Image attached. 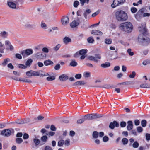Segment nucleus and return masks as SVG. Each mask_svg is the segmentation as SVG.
<instances>
[{
  "label": "nucleus",
  "instance_id": "44",
  "mask_svg": "<svg viewBox=\"0 0 150 150\" xmlns=\"http://www.w3.org/2000/svg\"><path fill=\"white\" fill-rule=\"evenodd\" d=\"M122 142L123 144L124 145H125L127 144L128 142V140L127 138H123L122 139Z\"/></svg>",
  "mask_w": 150,
  "mask_h": 150
},
{
  "label": "nucleus",
  "instance_id": "27",
  "mask_svg": "<svg viewBox=\"0 0 150 150\" xmlns=\"http://www.w3.org/2000/svg\"><path fill=\"white\" fill-rule=\"evenodd\" d=\"M110 64L109 62H106L105 63L102 64H101V66L103 68L108 67L110 66Z\"/></svg>",
  "mask_w": 150,
  "mask_h": 150
},
{
  "label": "nucleus",
  "instance_id": "57",
  "mask_svg": "<svg viewBox=\"0 0 150 150\" xmlns=\"http://www.w3.org/2000/svg\"><path fill=\"white\" fill-rule=\"evenodd\" d=\"M18 67L20 68L25 69L27 68V66L23 64H19V66H18Z\"/></svg>",
  "mask_w": 150,
  "mask_h": 150
},
{
  "label": "nucleus",
  "instance_id": "45",
  "mask_svg": "<svg viewBox=\"0 0 150 150\" xmlns=\"http://www.w3.org/2000/svg\"><path fill=\"white\" fill-rule=\"evenodd\" d=\"M139 146V144L137 141L134 142L132 144V146L134 148H137Z\"/></svg>",
  "mask_w": 150,
  "mask_h": 150
},
{
  "label": "nucleus",
  "instance_id": "49",
  "mask_svg": "<svg viewBox=\"0 0 150 150\" xmlns=\"http://www.w3.org/2000/svg\"><path fill=\"white\" fill-rule=\"evenodd\" d=\"M85 121L84 117L79 119L77 120V123L78 124H81L83 122Z\"/></svg>",
  "mask_w": 150,
  "mask_h": 150
},
{
  "label": "nucleus",
  "instance_id": "7",
  "mask_svg": "<svg viewBox=\"0 0 150 150\" xmlns=\"http://www.w3.org/2000/svg\"><path fill=\"white\" fill-rule=\"evenodd\" d=\"M144 8H142L139 10L137 13L135 15V17L137 20L139 21L141 18L143 17L142 14L144 12Z\"/></svg>",
  "mask_w": 150,
  "mask_h": 150
},
{
  "label": "nucleus",
  "instance_id": "18",
  "mask_svg": "<svg viewBox=\"0 0 150 150\" xmlns=\"http://www.w3.org/2000/svg\"><path fill=\"white\" fill-rule=\"evenodd\" d=\"M63 42L65 44L67 45L69 42H71V40L70 38L67 37H65L63 39Z\"/></svg>",
  "mask_w": 150,
  "mask_h": 150
},
{
  "label": "nucleus",
  "instance_id": "56",
  "mask_svg": "<svg viewBox=\"0 0 150 150\" xmlns=\"http://www.w3.org/2000/svg\"><path fill=\"white\" fill-rule=\"evenodd\" d=\"M126 125V123L124 121H122L120 122V126L121 127H124Z\"/></svg>",
  "mask_w": 150,
  "mask_h": 150
},
{
  "label": "nucleus",
  "instance_id": "52",
  "mask_svg": "<svg viewBox=\"0 0 150 150\" xmlns=\"http://www.w3.org/2000/svg\"><path fill=\"white\" fill-rule=\"evenodd\" d=\"M131 51H132V50H131V49L130 48L128 49L127 50V52L129 54V55H130V56H132L134 54V52H132Z\"/></svg>",
  "mask_w": 150,
  "mask_h": 150
},
{
  "label": "nucleus",
  "instance_id": "60",
  "mask_svg": "<svg viewBox=\"0 0 150 150\" xmlns=\"http://www.w3.org/2000/svg\"><path fill=\"white\" fill-rule=\"evenodd\" d=\"M146 139L147 141L150 140V134L149 133H146Z\"/></svg>",
  "mask_w": 150,
  "mask_h": 150
},
{
  "label": "nucleus",
  "instance_id": "64",
  "mask_svg": "<svg viewBox=\"0 0 150 150\" xmlns=\"http://www.w3.org/2000/svg\"><path fill=\"white\" fill-rule=\"evenodd\" d=\"M50 129L52 131H55L56 130V128L54 125H52L50 127Z\"/></svg>",
  "mask_w": 150,
  "mask_h": 150
},
{
  "label": "nucleus",
  "instance_id": "42",
  "mask_svg": "<svg viewBox=\"0 0 150 150\" xmlns=\"http://www.w3.org/2000/svg\"><path fill=\"white\" fill-rule=\"evenodd\" d=\"M55 79L54 76H50L47 78V80L48 81H52L54 80Z\"/></svg>",
  "mask_w": 150,
  "mask_h": 150
},
{
  "label": "nucleus",
  "instance_id": "11",
  "mask_svg": "<svg viewBox=\"0 0 150 150\" xmlns=\"http://www.w3.org/2000/svg\"><path fill=\"white\" fill-rule=\"evenodd\" d=\"M69 19L68 17L64 16L62 19V22L64 25H66L69 23Z\"/></svg>",
  "mask_w": 150,
  "mask_h": 150
},
{
  "label": "nucleus",
  "instance_id": "3",
  "mask_svg": "<svg viewBox=\"0 0 150 150\" xmlns=\"http://www.w3.org/2000/svg\"><path fill=\"white\" fill-rule=\"evenodd\" d=\"M117 19L119 21H124L127 19V16L124 11L120 10L117 11L115 13Z\"/></svg>",
  "mask_w": 150,
  "mask_h": 150
},
{
  "label": "nucleus",
  "instance_id": "6",
  "mask_svg": "<svg viewBox=\"0 0 150 150\" xmlns=\"http://www.w3.org/2000/svg\"><path fill=\"white\" fill-rule=\"evenodd\" d=\"M11 132L10 130L8 129H5L1 132L0 134L4 137H8L11 135Z\"/></svg>",
  "mask_w": 150,
  "mask_h": 150
},
{
  "label": "nucleus",
  "instance_id": "62",
  "mask_svg": "<svg viewBox=\"0 0 150 150\" xmlns=\"http://www.w3.org/2000/svg\"><path fill=\"white\" fill-rule=\"evenodd\" d=\"M60 67L61 66L60 64H57L54 67V69L56 70H58L60 69Z\"/></svg>",
  "mask_w": 150,
  "mask_h": 150
},
{
  "label": "nucleus",
  "instance_id": "46",
  "mask_svg": "<svg viewBox=\"0 0 150 150\" xmlns=\"http://www.w3.org/2000/svg\"><path fill=\"white\" fill-rule=\"evenodd\" d=\"M80 3L81 6H83L84 5V3H86L88 4L89 3V0H80Z\"/></svg>",
  "mask_w": 150,
  "mask_h": 150
},
{
  "label": "nucleus",
  "instance_id": "13",
  "mask_svg": "<svg viewBox=\"0 0 150 150\" xmlns=\"http://www.w3.org/2000/svg\"><path fill=\"white\" fill-rule=\"evenodd\" d=\"M41 145L45 144L47 142L48 140V137L46 135H44L41 137Z\"/></svg>",
  "mask_w": 150,
  "mask_h": 150
},
{
  "label": "nucleus",
  "instance_id": "16",
  "mask_svg": "<svg viewBox=\"0 0 150 150\" xmlns=\"http://www.w3.org/2000/svg\"><path fill=\"white\" fill-rule=\"evenodd\" d=\"M91 33L96 35H101L103 33L100 31L96 30H93L91 31Z\"/></svg>",
  "mask_w": 150,
  "mask_h": 150
},
{
  "label": "nucleus",
  "instance_id": "63",
  "mask_svg": "<svg viewBox=\"0 0 150 150\" xmlns=\"http://www.w3.org/2000/svg\"><path fill=\"white\" fill-rule=\"evenodd\" d=\"M103 140L104 142H107L108 141L109 138L107 136H105L103 137Z\"/></svg>",
  "mask_w": 150,
  "mask_h": 150
},
{
  "label": "nucleus",
  "instance_id": "33",
  "mask_svg": "<svg viewBox=\"0 0 150 150\" xmlns=\"http://www.w3.org/2000/svg\"><path fill=\"white\" fill-rule=\"evenodd\" d=\"M33 62V60L31 59H28L25 63L26 66H30Z\"/></svg>",
  "mask_w": 150,
  "mask_h": 150
},
{
  "label": "nucleus",
  "instance_id": "22",
  "mask_svg": "<svg viewBox=\"0 0 150 150\" xmlns=\"http://www.w3.org/2000/svg\"><path fill=\"white\" fill-rule=\"evenodd\" d=\"M8 35V33L5 31L1 32L0 33V36L3 38H6Z\"/></svg>",
  "mask_w": 150,
  "mask_h": 150
},
{
  "label": "nucleus",
  "instance_id": "20",
  "mask_svg": "<svg viewBox=\"0 0 150 150\" xmlns=\"http://www.w3.org/2000/svg\"><path fill=\"white\" fill-rule=\"evenodd\" d=\"M86 83H85L84 81H77L73 84L74 86H77V85H84Z\"/></svg>",
  "mask_w": 150,
  "mask_h": 150
},
{
  "label": "nucleus",
  "instance_id": "4",
  "mask_svg": "<svg viewBox=\"0 0 150 150\" xmlns=\"http://www.w3.org/2000/svg\"><path fill=\"white\" fill-rule=\"evenodd\" d=\"M20 53L23 56V58H25L27 56L32 54L33 53V50L31 49H28L21 51Z\"/></svg>",
  "mask_w": 150,
  "mask_h": 150
},
{
  "label": "nucleus",
  "instance_id": "28",
  "mask_svg": "<svg viewBox=\"0 0 150 150\" xmlns=\"http://www.w3.org/2000/svg\"><path fill=\"white\" fill-rule=\"evenodd\" d=\"M134 83L135 82L133 81H127L122 83L120 84L123 85H133Z\"/></svg>",
  "mask_w": 150,
  "mask_h": 150
},
{
  "label": "nucleus",
  "instance_id": "31",
  "mask_svg": "<svg viewBox=\"0 0 150 150\" xmlns=\"http://www.w3.org/2000/svg\"><path fill=\"white\" fill-rule=\"evenodd\" d=\"M4 44H2L1 42H0V52L3 53L4 52Z\"/></svg>",
  "mask_w": 150,
  "mask_h": 150
},
{
  "label": "nucleus",
  "instance_id": "10",
  "mask_svg": "<svg viewBox=\"0 0 150 150\" xmlns=\"http://www.w3.org/2000/svg\"><path fill=\"white\" fill-rule=\"evenodd\" d=\"M45 54H43L41 52H38L34 55V56L37 58L39 59H43L45 57Z\"/></svg>",
  "mask_w": 150,
  "mask_h": 150
},
{
  "label": "nucleus",
  "instance_id": "35",
  "mask_svg": "<svg viewBox=\"0 0 150 150\" xmlns=\"http://www.w3.org/2000/svg\"><path fill=\"white\" fill-rule=\"evenodd\" d=\"M87 50L85 49H82L79 52L80 55H86L87 53Z\"/></svg>",
  "mask_w": 150,
  "mask_h": 150
},
{
  "label": "nucleus",
  "instance_id": "53",
  "mask_svg": "<svg viewBox=\"0 0 150 150\" xmlns=\"http://www.w3.org/2000/svg\"><path fill=\"white\" fill-rule=\"evenodd\" d=\"M29 138L28 134L26 133H24L23 134V138L24 139L26 140L28 139Z\"/></svg>",
  "mask_w": 150,
  "mask_h": 150
},
{
  "label": "nucleus",
  "instance_id": "50",
  "mask_svg": "<svg viewBox=\"0 0 150 150\" xmlns=\"http://www.w3.org/2000/svg\"><path fill=\"white\" fill-rule=\"evenodd\" d=\"M137 132L139 133H141L143 130V128L141 126L137 127Z\"/></svg>",
  "mask_w": 150,
  "mask_h": 150
},
{
  "label": "nucleus",
  "instance_id": "23",
  "mask_svg": "<svg viewBox=\"0 0 150 150\" xmlns=\"http://www.w3.org/2000/svg\"><path fill=\"white\" fill-rule=\"evenodd\" d=\"M10 61V59L7 58L4 59L3 62L2 63L1 65L3 67L5 66L7 64L8 62Z\"/></svg>",
  "mask_w": 150,
  "mask_h": 150
},
{
  "label": "nucleus",
  "instance_id": "38",
  "mask_svg": "<svg viewBox=\"0 0 150 150\" xmlns=\"http://www.w3.org/2000/svg\"><path fill=\"white\" fill-rule=\"evenodd\" d=\"M88 59L90 60L94 61L96 62H98V60L95 59V57L93 56H90L89 57Z\"/></svg>",
  "mask_w": 150,
  "mask_h": 150
},
{
  "label": "nucleus",
  "instance_id": "1",
  "mask_svg": "<svg viewBox=\"0 0 150 150\" xmlns=\"http://www.w3.org/2000/svg\"><path fill=\"white\" fill-rule=\"evenodd\" d=\"M139 31L142 32L139 35L138 41L139 44L143 46H146L150 43V36L148 37V30L146 29V25L143 23L141 26L138 27Z\"/></svg>",
  "mask_w": 150,
  "mask_h": 150
},
{
  "label": "nucleus",
  "instance_id": "15",
  "mask_svg": "<svg viewBox=\"0 0 150 150\" xmlns=\"http://www.w3.org/2000/svg\"><path fill=\"white\" fill-rule=\"evenodd\" d=\"M33 141L35 146H38L39 144H40L41 145V143L40 140L36 137H35V138L33 139Z\"/></svg>",
  "mask_w": 150,
  "mask_h": 150
},
{
  "label": "nucleus",
  "instance_id": "43",
  "mask_svg": "<svg viewBox=\"0 0 150 150\" xmlns=\"http://www.w3.org/2000/svg\"><path fill=\"white\" fill-rule=\"evenodd\" d=\"M112 40L111 39L106 38L105 41V43L107 44H110L111 43Z\"/></svg>",
  "mask_w": 150,
  "mask_h": 150
},
{
  "label": "nucleus",
  "instance_id": "39",
  "mask_svg": "<svg viewBox=\"0 0 150 150\" xmlns=\"http://www.w3.org/2000/svg\"><path fill=\"white\" fill-rule=\"evenodd\" d=\"M147 124V121L145 120H143L141 122V124L142 127H145L146 126Z\"/></svg>",
  "mask_w": 150,
  "mask_h": 150
},
{
  "label": "nucleus",
  "instance_id": "8",
  "mask_svg": "<svg viewBox=\"0 0 150 150\" xmlns=\"http://www.w3.org/2000/svg\"><path fill=\"white\" fill-rule=\"evenodd\" d=\"M119 126V123L116 121H114L113 122L110 123L109 125V127L112 129H113L115 127H118Z\"/></svg>",
  "mask_w": 150,
  "mask_h": 150
},
{
  "label": "nucleus",
  "instance_id": "24",
  "mask_svg": "<svg viewBox=\"0 0 150 150\" xmlns=\"http://www.w3.org/2000/svg\"><path fill=\"white\" fill-rule=\"evenodd\" d=\"M25 28L29 29L34 28L35 27V25L27 23L25 25Z\"/></svg>",
  "mask_w": 150,
  "mask_h": 150
},
{
  "label": "nucleus",
  "instance_id": "41",
  "mask_svg": "<svg viewBox=\"0 0 150 150\" xmlns=\"http://www.w3.org/2000/svg\"><path fill=\"white\" fill-rule=\"evenodd\" d=\"M87 40L89 43H93L94 41V40L92 37H88L87 38Z\"/></svg>",
  "mask_w": 150,
  "mask_h": 150
},
{
  "label": "nucleus",
  "instance_id": "19",
  "mask_svg": "<svg viewBox=\"0 0 150 150\" xmlns=\"http://www.w3.org/2000/svg\"><path fill=\"white\" fill-rule=\"evenodd\" d=\"M92 115L91 116V120L96 119L98 118H100L102 116L101 115L97 114H91Z\"/></svg>",
  "mask_w": 150,
  "mask_h": 150
},
{
  "label": "nucleus",
  "instance_id": "29",
  "mask_svg": "<svg viewBox=\"0 0 150 150\" xmlns=\"http://www.w3.org/2000/svg\"><path fill=\"white\" fill-rule=\"evenodd\" d=\"M15 142L17 144H20L23 142V139L20 138H17L15 139Z\"/></svg>",
  "mask_w": 150,
  "mask_h": 150
},
{
  "label": "nucleus",
  "instance_id": "36",
  "mask_svg": "<svg viewBox=\"0 0 150 150\" xmlns=\"http://www.w3.org/2000/svg\"><path fill=\"white\" fill-rule=\"evenodd\" d=\"M91 12V11L90 9H87L86 11H85L84 13V16L85 18H87V14H89Z\"/></svg>",
  "mask_w": 150,
  "mask_h": 150
},
{
  "label": "nucleus",
  "instance_id": "12",
  "mask_svg": "<svg viewBox=\"0 0 150 150\" xmlns=\"http://www.w3.org/2000/svg\"><path fill=\"white\" fill-rule=\"evenodd\" d=\"M59 79L61 81H66L68 79V76L65 74H62L59 77Z\"/></svg>",
  "mask_w": 150,
  "mask_h": 150
},
{
  "label": "nucleus",
  "instance_id": "30",
  "mask_svg": "<svg viewBox=\"0 0 150 150\" xmlns=\"http://www.w3.org/2000/svg\"><path fill=\"white\" fill-rule=\"evenodd\" d=\"M92 115L91 114L85 115L84 117L85 120H91V116Z\"/></svg>",
  "mask_w": 150,
  "mask_h": 150
},
{
  "label": "nucleus",
  "instance_id": "34",
  "mask_svg": "<svg viewBox=\"0 0 150 150\" xmlns=\"http://www.w3.org/2000/svg\"><path fill=\"white\" fill-rule=\"evenodd\" d=\"M70 66L72 67H75L77 65V63L75 61V60H71V62H70Z\"/></svg>",
  "mask_w": 150,
  "mask_h": 150
},
{
  "label": "nucleus",
  "instance_id": "55",
  "mask_svg": "<svg viewBox=\"0 0 150 150\" xmlns=\"http://www.w3.org/2000/svg\"><path fill=\"white\" fill-rule=\"evenodd\" d=\"M44 150H53V149L50 146L48 145L44 147Z\"/></svg>",
  "mask_w": 150,
  "mask_h": 150
},
{
  "label": "nucleus",
  "instance_id": "54",
  "mask_svg": "<svg viewBox=\"0 0 150 150\" xmlns=\"http://www.w3.org/2000/svg\"><path fill=\"white\" fill-rule=\"evenodd\" d=\"M61 47L60 44H57L55 47L53 48V49L55 51H57Z\"/></svg>",
  "mask_w": 150,
  "mask_h": 150
},
{
  "label": "nucleus",
  "instance_id": "47",
  "mask_svg": "<svg viewBox=\"0 0 150 150\" xmlns=\"http://www.w3.org/2000/svg\"><path fill=\"white\" fill-rule=\"evenodd\" d=\"M83 75L85 78H88L90 76V73L89 72H85L83 74Z\"/></svg>",
  "mask_w": 150,
  "mask_h": 150
},
{
  "label": "nucleus",
  "instance_id": "25",
  "mask_svg": "<svg viewBox=\"0 0 150 150\" xmlns=\"http://www.w3.org/2000/svg\"><path fill=\"white\" fill-rule=\"evenodd\" d=\"M44 63L45 66H47L49 65H53V62L50 60L45 61Z\"/></svg>",
  "mask_w": 150,
  "mask_h": 150
},
{
  "label": "nucleus",
  "instance_id": "9",
  "mask_svg": "<svg viewBox=\"0 0 150 150\" xmlns=\"http://www.w3.org/2000/svg\"><path fill=\"white\" fill-rule=\"evenodd\" d=\"M8 6L12 9H16V4L15 1L13 2L11 1H8L7 2Z\"/></svg>",
  "mask_w": 150,
  "mask_h": 150
},
{
  "label": "nucleus",
  "instance_id": "37",
  "mask_svg": "<svg viewBox=\"0 0 150 150\" xmlns=\"http://www.w3.org/2000/svg\"><path fill=\"white\" fill-rule=\"evenodd\" d=\"M64 143V140L62 139L59 141L58 142V146H62Z\"/></svg>",
  "mask_w": 150,
  "mask_h": 150
},
{
  "label": "nucleus",
  "instance_id": "21",
  "mask_svg": "<svg viewBox=\"0 0 150 150\" xmlns=\"http://www.w3.org/2000/svg\"><path fill=\"white\" fill-rule=\"evenodd\" d=\"M78 25L79 23L75 20L73 21L70 24V25L72 28L75 27Z\"/></svg>",
  "mask_w": 150,
  "mask_h": 150
},
{
  "label": "nucleus",
  "instance_id": "32",
  "mask_svg": "<svg viewBox=\"0 0 150 150\" xmlns=\"http://www.w3.org/2000/svg\"><path fill=\"white\" fill-rule=\"evenodd\" d=\"M99 135V133L97 131H94L93 133L92 136L94 138H97Z\"/></svg>",
  "mask_w": 150,
  "mask_h": 150
},
{
  "label": "nucleus",
  "instance_id": "58",
  "mask_svg": "<svg viewBox=\"0 0 150 150\" xmlns=\"http://www.w3.org/2000/svg\"><path fill=\"white\" fill-rule=\"evenodd\" d=\"M131 11L132 13H134L137 11V9L136 8L133 7L131 8Z\"/></svg>",
  "mask_w": 150,
  "mask_h": 150
},
{
  "label": "nucleus",
  "instance_id": "2",
  "mask_svg": "<svg viewBox=\"0 0 150 150\" xmlns=\"http://www.w3.org/2000/svg\"><path fill=\"white\" fill-rule=\"evenodd\" d=\"M120 27L122 30L128 33H131L133 29L132 24L129 22L121 24Z\"/></svg>",
  "mask_w": 150,
  "mask_h": 150
},
{
  "label": "nucleus",
  "instance_id": "17",
  "mask_svg": "<svg viewBox=\"0 0 150 150\" xmlns=\"http://www.w3.org/2000/svg\"><path fill=\"white\" fill-rule=\"evenodd\" d=\"M11 124L15 125L16 123L18 124H24L23 119H19L16 120L15 122H11Z\"/></svg>",
  "mask_w": 150,
  "mask_h": 150
},
{
  "label": "nucleus",
  "instance_id": "26",
  "mask_svg": "<svg viewBox=\"0 0 150 150\" xmlns=\"http://www.w3.org/2000/svg\"><path fill=\"white\" fill-rule=\"evenodd\" d=\"M92 87H103L107 88H109L111 87V86L108 84L105 85L103 86H92Z\"/></svg>",
  "mask_w": 150,
  "mask_h": 150
},
{
  "label": "nucleus",
  "instance_id": "40",
  "mask_svg": "<svg viewBox=\"0 0 150 150\" xmlns=\"http://www.w3.org/2000/svg\"><path fill=\"white\" fill-rule=\"evenodd\" d=\"M32 71L33 72V76H39L40 75V71Z\"/></svg>",
  "mask_w": 150,
  "mask_h": 150
},
{
  "label": "nucleus",
  "instance_id": "48",
  "mask_svg": "<svg viewBox=\"0 0 150 150\" xmlns=\"http://www.w3.org/2000/svg\"><path fill=\"white\" fill-rule=\"evenodd\" d=\"M33 71L32 70H30L29 71H27L26 72V75L27 76L29 77H30L33 75Z\"/></svg>",
  "mask_w": 150,
  "mask_h": 150
},
{
  "label": "nucleus",
  "instance_id": "51",
  "mask_svg": "<svg viewBox=\"0 0 150 150\" xmlns=\"http://www.w3.org/2000/svg\"><path fill=\"white\" fill-rule=\"evenodd\" d=\"M70 140L69 139L66 140L64 141V144L65 146H68L70 144Z\"/></svg>",
  "mask_w": 150,
  "mask_h": 150
},
{
  "label": "nucleus",
  "instance_id": "59",
  "mask_svg": "<svg viewBox=\"0 0 150 150\" xmlns=\"http://www.w3.org/2000/svg\"><path fill=\"white\" fill-rule=\"evenodd\" d=\"M135 75H136L135 72V71H132V74H130L129 75V77L130 78H133L134 77Z\"/></svg>",
  "mask_w": 150,
  "mask_h": 150
},
{
  "label": "nucleus",
  "instance_id": "14",
  "mask_svg": "<svg viewBox=\"0 0 150 150\" xmlns=\"http://www.w3.org/2000/svg\"><path fill=\"white\" fill-rule=\"evenodd\" d=\"M127 130L130 131L133 128V125L132 121H128L127 122Z\"/></svg>",
  "mask_w": 150,
  "mask_h": 150
},
{
  "label": "nucleus",
  "instance_id": "61",
  "mask_svg": "<svg viewBox=\"0 0 150 150\" xmlns=\"http://www.w3.org/2000/svg\"><path fill=\"white\" fill-rule=\"evenodd\" d=\"M79 4V2L77 1H74V6L75 7H77L78 5Z\"/></svg>",
  "mask_w": 150,
  "mask_h": 150
},
{
  "label": "nucleus",
  "instance_id": "5",
  "mask_svg": "<svg viewBox=\"0 0 150 150\" xmlns=\"http://www.w3.org/2000/svg\"><path fill=\"white\" fill-rule=\"evenodd\" d=\"M125 0H113V3L111 5V7L113 8H115L116 6L122 5L124 3Z\"/></svg>",
  "mask_w": 150,
  "mask_h": 150
}]
</instances>
